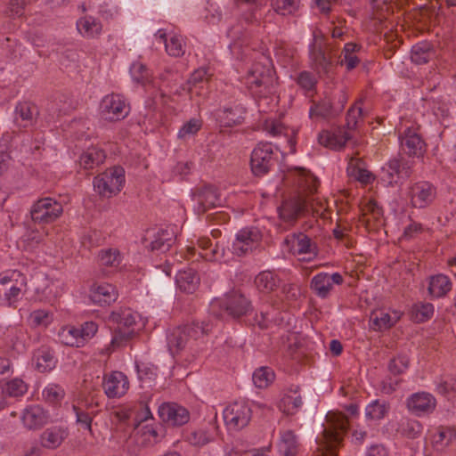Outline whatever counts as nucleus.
Returning <instances> with one entry per match:
<instances>
[{
	"label": "nucleus",
	"mask_w": 456,
	"mask_h": 456,
	"mask_svg": "<svg viewBox=\"0 0 456 456\" xmlns=\"http://www.w3.org/2000/svg\"><path fill=\"white\" fill-rule=\"evenodd\" d=\"M322 427V436L316 440L314 456H338L349 428L347 417L342 412L329 411Z\"/></svg>",
	"instance_id": "obj_1"
},
{
	"label": "nucleus",
	"mask_w": 456,
	"mask_h": 456,
	"mask_svg": "<svg viewBox=\"0 0 456 456\" xmlns=\"http://www.w3.org/2000/svg\"><path fill=\"white\" fill-rule=\"evenodd\" d=\"M320 184L319 180L314 176H309L305 179V186L304 191L306 196L297 195L285 200L279 208L280 217L288 223H294L298 218L305 216L312 211L313 216L321 215L319 211L314 208L313 199L311 196L317 191Z\"/></svg>",
	"instance_id": "obj_2"
},
{
	"label": "nucleus",
	"mask_w": 456,
	"mask_h": 456,
	"mask_svg": "<svg viewBox=\"0 0 456 456\" xmlns=\"http://www.w3.org/2000/svg\"><path fill=\"white\" fill-rule=\"evenodd\" d=\"M212 328L211 322L203 321L200 323L193 322L170 330L167 335V343L170 354L172 355L180 354L186 348L191 340H196L203 335H208Z\"/></svg>",
	"instance_id": "obj_3"
},
{
	"label": "nucleus",
	"mask_w": 456,
	"mask_h": 456,
	"mask_svg": "<svg viewBox=\"0 0 456 456\" xmlns=\"http://www.w3.org/2000/svg\"><path fill=\"white\" fill-rule=\"evenodd\" d=\"M246 83L256 98H267L275 93V72L269 64L256 62L248 73Z\"/></svg>",
	"instance_id": "obj_4"
},
{
	"label": "nucleus",
	"mask_w": 456,
	"mask_h": 456,
	"mask_svg": "<svg viewBox=\"0 0 456 456\" xmlns=\"http://www.w3.org/2000/svg\"><path fill=\"white\" fill-rule=\"evenodd\" d=\"M136 318L137 314L130 308H119L110 314L108 322L115 327L111 339L113 347H119L133 338Z\"/></svg>",
	"instance_id": "obj_5"
},
{
	"label": "nucleus",
	"mask_w": 456,
	"mask_h": 456,
	"mask_svg": "<svg viewBox=\"0 0 456 456\" xmlns=\"http://www.w3.org/2000/svg\"><path fill=\"white\" fill-rule=\"evenodd\" d=\"M125 183V170L118 166L107 169L94 179V190L102 197L110 198L118 194Z\"/></svg>",
	"instance_id": "obj_6"
},
{
	"label": "nucleus",
	"mask_w": 456,
	"mask_h": 456,
	"mask_svg": "<svg viewBox=\"0 0 456 456\" xmlns=\"http://www.w3.org/2000/svg\"><path fill=\"white\" fill-rule=\"evenodd\" d=\"M62 213L61 203L50 197L37 200L30 208L31 219L38 224L53 223Z\"/></svg>",
	"instance_id": "obj_7"
},
{
	"label": "nucleus",
	"mask_w": 456,
	"mask_h": 456,
	"mask_svg": "<svg viewBox=\"0 0 456 456\" xmlns=\"http://www.w3.org/2000/svg\"><path fill=\"white\" fill-rule=\"evenodd\" d=\"M314 41L310 45L309 55L314 69L319 74L329 75L333 69V62L330 56L325 53V37L320 30L314 31Z\"/></svg>",
	"instance_id": "obj_8"
},
{
	"label": "nucleus",
	"mask_w": 456,
	"mask_h": 456,
	"mask_svg": "<svg viewBox=\"0 0 456 456\" xmlns=\"http://www.w3.org/2000/svg\"><path fill=\"white\" fill-rule=\"evenodd\" d=\"M275 164L273 145L268 142H260L253 150L250 157L251 171L256 176L266 175Z\"/></svg>",
	"instance_id": "obj_9"
},
{
	"label": "nucleus",
	"mask_w": 456,
	"mask_h": 456,
	"mask_svg": "<svg viewBox=\"0 0 456 456\" xmlns=\"http://www.w3.org/2000/svg\"><path fill=\"white\" fill-rule=\"evenodd\" d=\"M102 117L109 121H118L129 113V106L120 94H111L103 97L100 104Z\"/></svg>",
	"instance_id": "obj_10"
},
{
	"label": "nucleus",
	"mask_w": 456,
	"mask_h": 456,
	"mask_svg": "<svg viewBox=\"0 0 456 456\" xmlns=\"http://www.w3.org/2000/svg\"><path fill=\"white\" fill-rule=\"evenodd\" d=\"M219 306L229 316L234 319L240 318L252 310L250 300L237 290H232L225 294L224 297L221 299Z\"/></svg>",
	"instance_id": "obj_11"
},
{
	"label": "nucleus",
	"mask_w": 456,
	"mask_h": 456,
	"mask_svg": "<svg viewBox=\"0 0 456 456\" xmlns=\"http://www.w3.org/2000/svg\"><path fill=\"white\" fill-rule=\"evenodd\" d=\"M262 240V233L256 227H246L238 232L232 243V253L242 256L256 248Z\"/></svg>",
	"instance_id": "obj_12"
},
{
	"label": "nucleus",
	"mask_w": 456,
	"mask_h": 456,
	"mask_svg": "<svg viewBox=\"0 0 456 456\" xmlns=\"http://www.w3.org/2000/svg\"><path fill=\"white\" fill-rule=\"evenodd\" d=\"M223 415L228 428L240 430L248 424L251 409L244 402H234L224 410Z\"/></svg>",
	"instance_id": "obj_13"
},
{
	"label": "nucleus",
	"mask_w": 456,
	"mask_h": 456,
	"mask_svg": "<svg viewBox=\"0 0 456 456\" xmlns=\"http://www.w3.org/2000/svg\"><path fill=\"white\" fill-rule=\"evenodd\" d=\"M383 179L388 183H397L400 179L406 180L411 175V164L400 157L390 159L382 167Z\"/></svg>",
	"instance_id": "obj_14"
},
{
	"label": "nucleus",
	"mask_w": 456,
	"mask_h": 456,
	"mask_svg": "<svg viewBox=\"0 0 456 456\" xmlns=\"http://www.w3.org/2000/svg\"><path fill=\"white\" fill-rule=\"evenodd\" d=\"M158 413L159 419L170 426H183L190 420L189 411L175 403H163L159 406Z\"/></svg>",
	"instance_id": "obj_15"
},
{
	"label": "nucleus",
	"mask_w": 456,
	"mask_h": 456,
	"mask_svg": "<svg viewBox=\"0 0 456 456\" xmlns=\"http://www.w3.org/2000/svg\"><path fill=\"white\" fill-rule=\"evenodd\" d=\"M24 281H13L7 276L0 277V305L12 306L25 292Z\"/></svg>",
	"instance_id": "obj_16"
},
{
	"label": "nucleus",
	"mask_w": 456,
	"mask_h": 456,
	"mask_svg": "<svg viewBox=\"0 0 456 456\" xmlns=\"http://www.w3.org/2000/svg\"><path fill=\"white\" fill-rule=\"evenodd\" d=\"M102 387L109 398L123 396L129 388L127 377L121 371H112L103 377Z\"/></svg>",
	"instance_id": "obj_17"
},
{
	"label": "nucleus",
	"mask_w": 456,
	"mask_h": 456,
	"mask_svg": "<svg viewBox=\"0 0 456 456\" xmlns=\"http://www.w3.org/2000/svg\"><path fill=\"white\" fill-rule=\"evenodd\" d=\"M343 281L344 279L339 273H334L332 274L320 273L312 278L310 288L317 297L326 298L333 289V285H340Z\"/></svg>",
	"instance_id": "obj_18"
},
{
	"label": "nucleus",
	"mask_w": 456,
	"mask_h": 456,
	"mask_svg": "<svg viewBox=\"0 0 456 456\" xmlns=\"http://www.w3.org/2000/svg\"><path fill=\"white\" fill-rule=\"evenodd\" d=\"M436 188L426 181L412 184L409 192L412 207L419 208L431 204L436 198Z\"/></svg>",
	"instance_id": "obj_19"
},
{
	"label": "nucleus",
	"mask_w": 456,
	"mask_h": 456,
	"mask_svg": "<svg viewBox=\"0 0 456 456\" xmlns=\"http://www.w3.org/2000/svg\"><path fill=\"white\" fill-rule=\"evenodd\" d=\"M176 238L175 231L174 227H167V229L159 230L148 242V238L142 239V243L149 250L154 252L159 251L164 253L167 251L171 246L175 243Z\"/></svg>",
	"instance_id": "obj_20"
},
{
	"label": "nucleus",
	"mask_w": 456,
	"mask_h": 456,
	"mask_svg": "<svg viewBox=\"0 0 456 456\" xmlns=\"http://www.w3.org/2000/svg\"><path fill=\"white\" fill-rule=\"evenodd\" d=\"M408 409L420 416L432 413L436 407V400L433 395L427 392H419L411 395L407 400Z\"/></svg>",
	"instance_id": "obj_21"
},
{
	"label": "nucleus",
	"mask_w": 456,
	"mask_h": 456,
	"mask_svg": "<svg viewBox=\"0 0 456 456\" xmlns=\"http://www.w3.org/2000/svg\"><path fill=\"white\" fill-rule=\"evenodd\" d=\"M38 115L39 110L35 103L20 102L15 107L14 123L19 127H29L35 124Z\"/></svg>",
	"instance_id": "obj_22"
},
{
	"label": "nucleus",
	"mask_w": 456,
	"mask_h": 456,
	"mask_svg": "<svg viewBox=\"0 0 456 456\" xmlns=\"http://www.w3.org/2000/svg\"><path fill=\"white\" fill-rule=\"evenodd\" d=\"M245 113L246 109L240 103H234L232 106L217 110L216 116L221 126L232 127L243 122Z\"/></svg>",
	"instance_id": "obj_23"
},
{
	"label": "nucleus",
	"mask_w": 456,
	"mask_h": 456,
	"mask_svg": "<svg viewBox=\"0 0 456 456\" xmlns=\"http://www.w3.org/2000/svg\"><path fill=\"white\" fill-rule=\"evenodd\" d=\"M400 139L402 148L407 155L421 157L425 153L426 143L414 129L407 128Z\"/></svg>",
	"instance_id": "obj_24"
},
{
	"label": "nucleus",
	"mask_w": 456,
	"mask_h": 456,
	"mask_svg": "<svg viewBox=\"0 0 456 456\" xmlns=\"http://www.w3.org/2000/svg\"><path fill=\"white\" fill-rule=\"evenodd\" d=\"M350 139L349 132L340 127L333 133L327 130L322 131L318 136V142L321 145L336 151L343 149Z\"/></svg>",
	"instance_id": "obj_25"
},
{
	"label": "nucleus",
	"mask_w": 456,
	"mask_h": 456,
	"mask_svg": "<svg viewBox=\"0 0 456 456\" xmlns=\"http://www.w3.org/2000/svg\"><path fill=\"white\" fill-rule=\"evenodd\" d=\"M194 200L198 203V212L204 213L211 208H215L220 202L216 189L212 185H205L199 188L193 193Z\"/></svg>",
	"instance_id": "obj_26"
},
{
	"label": "nucleus",
	"mask_w": 456,
	"mask_h": 456,
	"mask_svg": "<svg viewBox=\"0 0 456 456\" xmlns=\"http://www.w3.org/2000/svg\"><path fill=\"white\" fill-rule=\"evenodd\" d=\"M90 298L94 304L109 305L117 300L118 291L110 283L94 285L90 290Z\"/></svg>",
	"instance_id": "obj_27"
},
{
	"label": "nucleus",
	"mask_w": 456,
	"mask_h": 456,
	"mask_svg": "<svg viewBox=\"0 0 456 456\" xmlns=\"http://www.w3.org/2000/svg\"><path fill=\"white\" fill-rule=\"evenodd\" d=\"M21 420L27 428L37 429L46 423L47 416L39 405H30L24 410Z\"/></svg>",
	"instance_id": "obj_28"
},
{
	"label": "nucleus",
	"mask_w": 456,
	"mask_h": 456,
	"mask_svg": "<svg viewBox=\"0 0 456 456\" xmlns=\"http://www.w3.org/2000/svg\"><path fill=\"white\" fill-rule=\"evenodd\" d=\"M175 281L181 291L192 294L199 288L200 278L194 269L188 268L179 271Z\"/></svg>",
	"instance_id": "obj_29"
},
{
	"label": "nucleus",
	"mask_w": 456,
	"mask_h": 456,
	"mask_svg": "<svg viewBox=\"0 0 456 456\" xmlns=\"http://www.w3.org/2000/svg\"><path fill=\"white\" fill-rule=\"evenodd\" d=\"M347 174L362 183L369 184L374 180V175L364 167L362 159L352 157L348 162Z\"/></svg>",
	"instance_id": "obj_30"
},
{
	"label": "nucleus",
	"mask_w": 456,
	"mask_h": 456,
	"mask_svg": "<svg viewBox=\"0 0 456 456\" xmlns=\"http://www.w3.org/2000/svg\"><path fill=\"white\" fill-rule=\"evenodd\" d=\"M452 289V282L444 274H436L429 278L428 291L431 297H444Z\"/></svg>",
	"instance_id": "obj_31"
},
{
	"label": "nucleus",
	"mask_w": 456,
	"mask_h": 456,
	"mask_svg": "<svg viewBox=\"0 0 456 456\" xmlns=\"http://www.w3.org/2000/svg\"><path fill=\"white\" fill-rule=\"evenodd\" d=\"M456 440V429L452 427L440 426L432 436V444L437 451L444 448Z\"/></svg>",
	"instance_id": "obj_32"
},
{
	"label": "nucleus",
	"mask_w": 456,
	"mask_h": 456,
	"mask_svg": "<svg viewBox=\"0 0 456 456\" xmlns=\"http://www.w3.org/2000/svg\"><path fill=\"white\" fill-rule=\"evenodd\" d=\"M303 404L302 397L299 394L298 387L295 389L290 388L288 394H285L281 399L279 408L287 415L294 414Z\"/></svg>",
	"instance_id": "obj_33"
},
{
	"label": "nucleus",
	"mask_w": 456,
	"mask_h": 456,
	"mask_svg": "<svg viewBox=\"0 0 456 456\" xmlns=\"http://www.w3.org/2000/svg\"><path fill=\"white\" fill-rule=\"evenodd\" d=\"M280 281L278 275L271 271L260 272L255 278L256 289L265 294L274 291L278 288Z\"/></svg>",
	"instance_id": "obj_34"
},
{
	"label": "nucleus",
	"mask_w": 456,
	"mask_h": 456,
	"mask_svg": "<svg viewBox=\"0 0 456 456\" xmlns=\"http://www.w3.org/2000/svg\"><path fill=\"white\" fill-rule=\"evenodd\" d=\"M77 28L83 37L94 38L101 34L102 25L97 19L85 16L77 20Z\"/></svg>",
	"instance_id": "obj_35"
},
{
	"label": "nucleus",
	"mask_w": 456,
	"mask_h": 456,
	"mask_svg": "<svg viewBox=\"0 0 456 456\" xmlns=\"http://www.w3.org/2000/svg\"><path fill=\"white\" fill-rule=\"evenodd\" d=\"M105 152L96 147H90L79 158V165L85 169H93L103 163Z\"/></svg>",
	"instance_id": "obj_36"
},
{
	"label": "nucleus",
	"mask_w": 456,
	"mask_h": 456,
	"mask_svg": "<svg viewBox=\"0 0 456 456\" xmlns=\"http://www.w3.org/2000/svg\"><path fill=\"white\" fill-rule=\"evenodd\" d=\"M292 247L297 254H311L316 256L317 245L312 241L311 238L304 233L293 234L291 238Z\"/></svg>",
	"instance_id": "obj_37"
},
{
	"label": "nucleus",
	"mask_w": 456,
	"mask_h": 456,
	"mask_svg": "<svg viewBox=\"0 0 456 456\" xmlns=\"http://www.w3.org/2000/svg\"><path fill=\"white\" fill-rule=\"evenodd\" d=\"M58 340L62 345L68 346H83V338L78 331V328L74 326L62 327L58 332Z\"/></svg>",
	"instance_id": "obj_38"
},
{
	"label": "nucleus",
	"mask_w": 456,
	"mask_h": 456,
	"mask_svg": "<svg viewBox=\"0 0 456 456\" xmlns=\"http://www.w3.org/2000/svg\"><path fill=\"white\" fill-rule=\"evenodd\" d=\"M395 316L392 317L388 313L384 311H375L371 313L370 321L374 330H386L393 327L399 320V315L395 313Z\"/></svg>",
	"instance_id": "obj_39"
},
{
	"label": "nucleus",
	"mask_w": 456,
	"mask_h": 456,
	"mask_svg": "<svg viewBox=\"0 0 456 456\" xmlns=\"http://www.w3.org/2000/svg\"><path fill=\"white\" fill-rule=\"evenodd\" d=\"M311 118L319 117L323 118H335L337 114L333 110L332 100L326 96L318 102H314L309 110Z\"/></svg>",
	"instance_id": "obj_40"
},
{
	"label": "nucleus",
	"mask_w": 456,
	"mask_h": 456,
	"mask_svg": "<svg viewBox=\"0 0 456 456\" xmlns=\"http://www.w3.org/2000/svg\"><path fill=\"white\" fill-rule=\"evenodd\" d=\"M361 49V45L355 43H347L343 48V59L338 61L340 65H346L347 70H352L357 67L360 62L359 58L355 55Z\"/></svg>",
	"instance_id": "obj_41"
},
{
	"label": "nucleus",
	"mask_w": 456,
	"mask_h": 456,
	"mask_svg": "<svg viewBox=\"0 0 456 456\" xmlns=\"http://www.w3.org/2000/svg\"><path fill=\"white\" fill-rule=\"evenodd\" d=\"M36 367L40 372H46L54 368L55 361L53 354L46 347H41L34 354Z\"/></svg>",
	"instance_id": "obj_42"
},
{
	"label": "nucleus",
	"mask_w": 456,
	"mask_h": 456,
	"mask_svg": "<svg viewBox=\"0 0 456 456\" xmlns=\"http://www.w3.org/2000/svg\"><path fill=\"white\" fill-rule=\"evenodd\" d=\"M279 450L283 456H295L297 453V441L293 431L287 430L281 434Z\"/></svg>",
	"instance_id": "obj_43"
},
{
	"label": "nucleus",
	"mask_w": 456,
	"mask_h": 456,
	"mask_svg": "<svg viewBox=\"0 0 456 456\" xmlns=\"http://www.w3.org/2000/svg\"><path fill=\"white\" fill-rule=\"evenodd\" d=\"M275 379L274 371L270 367H260L256 369L252 376L254 385L258 388L268 387Z\"/></svg>",
	"instance_id": "obj_44"
},
{
	"label": "nucleus",
	"mask_w": 456,
	"mask_h": 456,
	"mask_svg": "<svg viewBox=\"0 0 456 456\" xmlns=\"http://www.w3.org/2000/svg\"><path fill=\"white\" fill-rule=\"evenodd\" d=\"M389 408V403L387 402L374 400L366 406L365 416L368 419L379 420L387 415Z\"/></svg>",
	"instance_id": "obj_45"
},
{
	"label": "nucleus",
	"mask_w": 456,
	"mask_h": 456,
	"mask_svg": "<svg viewBox=\"0 0 456 456\" xmlns=\"http://www.w3.org/2000/svg\"><path fill=\"white\" fill-rule=\"evenodd\" d=\"M62 441V432L57 428H47L41 435V444L48 449H55L59 447Z\"/></svg>",
	"instance_id": "obj_46"
},
{
	"label": "nucleus",
	"mask_w": 456,
	"mask_h": 456,
	"mask_svg": "<svg viewBox=\"0 0 456 456\" xmlns=\"http://www.w3.org/2000/svg\"><path fill=\"white\" fill-rule=\"evenodd\" d=\"M434 52L427 43L416 45L412 47L411 59L419 65L428 63L432 58Z\"/></svg>",
	"instance_id": "obj_47"
},
{
	"label": "nucleus",
	"mask_w": 456,
	"mask_h": 456,
	"mask_svg": "<svg viewBox=\"0 0 456 456\" xmlns=\"http://www.w3.org/2000/svg\"><path fill=\"white\" fill-rule=\"evenodd\" d=\"M423 427L418 420L407 419L400 424L398 432L408 439H415L422 433Z\"/></svg>",
	"instance_id": "obj_48"
},
{
	"label": "nucleus",
	"mask_w": 456,
	"mask_h": 456,
	"mask_svg": "<svg viewBox=\"0 0 456 456\" xmlns=\"http://www.w3.org/2000/svg\"><path fill=\"white\" fill-rule=\"evenodd\" d=\"M98 260L102 266L106 267H117L121 262L119 251L116 248L102 249Z\"/></svg>",
	"instance_id": "obj_49"
},
{
	"label": "nucleus",
	"mask_w": 456,
	"mask_h": 456,
	"mask_svg": "<svg viewBox=\"0 0 456 456\" xmlns=\"http://www.w3.org/2000/svg\"><path fill=\"white\" fill-rule=\"evenodd\" d=\"M434 314V306L430 303H418L412 306V319L417 322H423L430 319Z\"/></svg>",
	"instance_id": "obj_50"
},
{
	"label": "nucleus",
	"mask_w": 456,
	"mask_h": 456,
	"mask_svg": "<svg viewBox=\"0 0 456 456\" xmlns=\"http://www.w3.org/2000/svg\"><path fill=\"white\" fill-rule=\"evenodd\" d=\"M28 390L26 383L21 379H12L6 382L3 394H6L11 397H19L23 395Z\"/></svg>",
	"instance_id": "obj_51"
},
{
	"label": "nucleus",
	"mask_w": 456,
	"mask_h": 456,
	"mask_svg": "<svg viewBox=\"0 0 456 456\" xmlns=\"http://www.w3.org/2000/svg\"><path fill=\"white\" fill-rule=\"evenodd\" d=\"M436 392L448 398L456 394V379L448 377L441 379L436 385Z\"/></svg>",
	"instance_id": "obj_52"
},
{
	"label": "nucleus",
	"mask_w": 456,
	"mask_h": 456,
	"mask_svg": "<svg viewBox=\"0 0 456 456\" xmlns=\"http://www.w3.org/2000/svg\"><path fill=\"white\" fill-rule=\"evenodd\" d=\"M166 51L171 56L179 57L184 53V45L183 38L179 36H173L169 41L166 42Z\"/></svg>",
	"instance_id": "obj_53"
},
{
	"label": "nucleus",
	"mask_w": 456,
	"mask_h": 456,
	"mask_svg": "<svg viewBox=\"0 0 456 456\" xmlns=\"http://www.w3.org/2000/svg\"><path fill=\"white\" fill-rule=\"evenodd\" d=\"M332 100L333 110L338 116L344 110L348 96L345 89H339L332 93L330 96H329Z\"/></svg>",
	"instance_id": "obj_54"
},
{
	"label": "nucleus",
	"mask_w": 456,
	"mask_h": 456,
	"mask_svg": "<svg viewBox=\"0 0 456 456\" xmlns=\"http://www.w3.org/2000/svg\"><path fill=\"white\" fill-rule=\"evenodd\" d=\"M29 318L35 326H47L53 321V314L50 311L39 309L33 311Z\"/></svg>",
	"instance_id": "obj_55"
},
{
	"label": "nucleus",
	"mask_w": 456,
	"mask_h": 456,
	"mask_svg": "<svg viewBox=\"0 0 456 456\" xmlns=\"http://www.w3.org/2000/svg\"><path fill=\"white\" fill-rule=\"evenodd\" d=\"M64 390L57 385H50L43 391L44 398L52 403H57L64 397Z\"/></svg>",
	"instance_id": "obj_56"
},
{
	"label": "nucleus",
	"mask_w": 456,
	"mask_h": 456,
	"mask_svg": "<svg viewBox=\"0 0 456 456\" xmlns=\"http://www.w3.org/2000/svg\"><path fill=\"white\" fill-rule=\"evenodd\" d=\"M409 367V358L406 355H398L390 360L388 370L394 375L402 374Z\"/></svg>",
	"instance_id": "obj_57"
},
{
	"label": "nucleus",
	"mask_w": 456,
	"mask_h": 456,
	"mask_svg": "<svg viewBox=\"0 0 456 456\" xmlns=\"http://www.w3.org/2000/svg\"><path fill=\"white\" fill-rule=\"evenodd\" d=\"M134 79L138 83H144L149 80L151 74L148 68L141 62H134L130 68Z\"/></svg>",
	"instance_id": "obj_58"
},
{
	"label": "nucleus",
	"mask_w": 456,
	"mask_h": 456,
	"mask_svg": "<svg viewBox=\"0 0 456 456\" xmlns=\"http://www.w3.org/2000/svg\"><path fill=\"white\" fill-rule=\"evenodd\" d=\"M201 127L200 120L191 118L186 122L178 131V138L185 139L188 136L194 135Z\"/></svg>",
	"instance_id": "obj_59"
},
{
	"label": "nucleus",
	"mask_w": 456,
	"mask_h": 456,
	"mask_svg": "<svg viewBox=\"0 0 456 456\" xmlns=\"http://www.w3.org/2000/svg\"><path fill=\"white\" fill-rule=\"evenodd\" d=\"M272 5L276 12L286 15L297 9V0H273Z\"/></svg>",
	"instance_id": "obj_60"
},
{
	"label": "nucleus",
	"mask_w": 456,
	"mask_h": 456,
	"mask_svg": "<svg viewBox=\"0 0 456 456\" xmlns=\"http://www.w3.org/2000/svg\"><path fill=\"white\" fill-rule=\"evenodd\" d=\"M205 80H208L207 70L205 69H199L191 75L187 83L182 86V89L187 90L189 93L191 90V86H196L198 84H200Z\"/></svg>",
	"instance_id": "obj_61"
},
{
	"label": "nucleus",
	"mask_w": 456,
	"mask_h": 456,
	"mask_svg": "<svg viewBox=\"0 0 456 456\" xmlns=\"http://www.w3.org/2000/svg\"><path fill=\"white\" fill-rule=\"evenodd\" d=\"M297 83L304 90L310 91L315 87L317 81L311 72L302 71L297 78Z\"/></svg>",
	"instance_id": "obj_62"
},
{
	"label": "nucleus",
	"mask_w": 456,
	"mask_h": 456,
	"mask_svg": "<svg viewBox=\"0 0 456 456\" xmlns=\"http://www.w3.org/2000/svg\"><path fill=\"white\" fill-rule=\"evenodd\" d=\"M362 110L361 107L352 106L346 113V126L347 130H354L356 128L358 118L362 116Z\"/></svg>",
	"instance_id": "obj_63"
},
{
	"label": "nucleus",
	"mask_w": 456,
	"mask_h": 456,
	"mask_svg": "<svg viewBox=\"0 0 456 456\" xmlns=\"http://www.w3.org/2000/svg\"><path fill=\"white\" fill-rule=\"evenodd\" d=\"M73 410L76 413L77 423L85 429L91 431L93 417L90 415V413L81 410L78 406L76 405H73Z\"/></svg>",
	"instance_id": "obj_64"
}]
</instances>
